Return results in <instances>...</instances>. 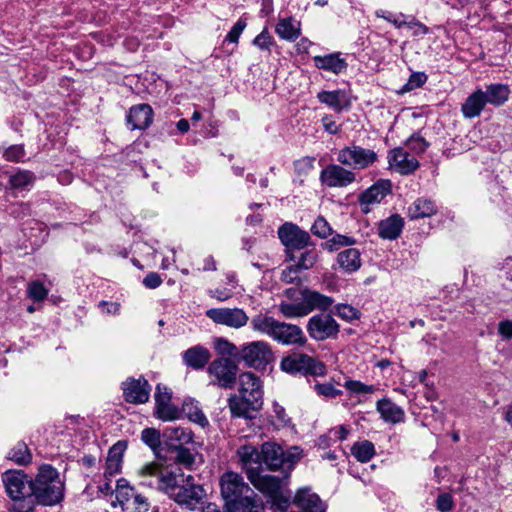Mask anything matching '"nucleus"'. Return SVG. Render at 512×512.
I'll use <instances>...</instances> for the list:
<instances>
[{
	"label": "nucleus",
	"instance_id": "8",
	"mask_svg": "<svg viewBox=\"0 0 512 512\" xmlns=\"http://www.w3.org/2000/svg\"><path fill=\"white\" fill-rule=\"evenodd\" d=\"M2 481L8 496L14 501L33 496V480L22 470L6 471Z\"/></svg>",
	"mask_w": 512,
	"mask_h": 512
},
{
	"label": "nucleus",
	"instance_id": "4",
	"mask_svg": "<svg viewBox=\"0 0 512 512\" xmlns=\"http://www.w3.org/2000/svg\"><path fill=\"white\" fill-rule=\"evenodd\" d=\"M179 472V468L164 466L158 462H149L138 470V477L141 485L156 489L167 495Z\"/></svg>",
	"mask_w": 512,
	"mask_h": 512
},
{
	"label": "nucleus",
	"instance_id": "49",
	"mask_svg": "<svg viewBox=\"0 0 512 512\" xmlns=\"http://www.w3.org/2000/svg\"><path fill=\"white\" fill-rule=\"evenodd\" d=\"M175 463L187 469H192L195 463V455L189 449L179 447L176 451Z\"/></svg>",
	"mask_w": 512,
	"mask_h": 512
},
{
	"label": "nucleus",
	"instance_id": "23",
	"mask_svg": "<svg viewBox=\"0 0 512 512\" xmlns=\"http://www.w3.org/2000/svg\"><path fill=\"white\" fill-rule=\"evenodd\" d=\"M300 295L304 309L307 310V315L314 310L325 311L329 309L334 302L331 297L308 288L302 289Z\"/></svg>",
	"mask_w": 512,
	"mask_h": 512
},
{
	"label": "nucleus",
	"instance_id": "55",
	"mask_svg": "<svg viewBox=\"0 0 512 512\" xmlns=\"http://www.w3.org/2000/svg\"><path fill=\"white\" fill-rule=\"evenodd\" d=\"M407 147L416 154L425 152L429 146L428 142L418 133L413 134L407 141Z\"/></svg>",
	"mask_w": 512,
	"mask_h": 512
},
{
	"label": "nucleus",
	"instance_id": "27",
	"mask_svg": "<svg viewBox=\"0 0 512 512\" xmlns=\"http://www.w3.org/2000/svg\"><path fill=\"white\" fill-rule=\"evenodd\" d=\"M210 358L209 350L201 345L193 346L182 353L184 364L194 370L203 369L208 364Z\"/></svg>",
	"mask_w": 512,
	"mask_h": 512
},
{
	"label": "nucleus",
	"instance_id": "57",
	"mask_svg": "<svg viewBox=\"0 0 512 512\" xmlns=\"http://www.w3.org/2000/svg\"><path fill=\"white\" fill-rule=\"evenodd\" d=\"M246 26H247L246 20L243 18H240L234 24V26L231 28V30L228 32V34L226 35L225 41H227L229 43L237 44L239 41V38H240L242 32L244 31V29L246 28Z\"/></svg>",
	"mask_w": 512,
	"mask_h": 512
},
{
	"label": "nucleus",
	"instance_id": "3",
	"mask_svg": "<svg viewBox=\"0 0 512 512\" xmlns=\"http://www.w3.org/2000/svg\"><path fill=\"white\" fill-rule=\"evenodd\" d=\"M172 485L167 496L177 504L189 510H195L202 506L206 492L201 485L195 483L192 475L185 476L180 471Z\"/></svg>",
	"mask_w": 512,
	"mask_h": 512
},
{
	"label": "nucleus",
	"instance_id": "26",
	"mask_svg": "<svg viewBox=\"0 0 512 512\" xmlns=\"http://www.w3.org/2000/svg\"><path fill=\"white\" fill-rule=\"evenodd\" d=\"M126 447L125 442L118 441L109 449L104 468L105 479L120 473Z\"/></svg>",
	"mask_w": 512,
	"mask_h": 512
},
{
	"label": "nucleus",
	"instance_id": "5",
	"mask_svg": "<svg viewBox=\"0 0 512 512\" xmlns=\"http://www.w3.org/2000/svg\"><path fill=\"white\" fill-rule=\"evenodd\" d=\"M379 156L373 149L351 144L338 150L337 161L353 170H365L378 162Z\"/></svg>",
	"mask_w": 512,
	"mask_h": 512
},
{
	"label": "nucleus",
	"instance_id": "63",
	"mask_svg": "<svg viewBox=\"0 0 512 512\" xmlns=\"http://www.w3.org/2000/svg\"><path fill=\"white\" fill-rule=\"evenodd\" d=\"M454 501L449 493L439 494L436 499V508L440 512H449L453 509Z\"/></svg>",
	"mask_w": 512,
	"mask_h": 512
},
{
	"label": "nucleus",
	"instance_id": "58",
	"mask_svg": "<svg viewBox=\"0 0 512 512\" xmlns=\"http://www.w3.org/2000/svg\"><path fill=\"white\" fill-rule=\"evenodd\" d=\"M355 242V239L352 237L337 234L329 240L328 245L331 251H335L338 250L340 247L349 248V246L355 244Z\"/></svg>",
	"mask_w": 512,
	"mask_h": 512
},
{
	"label": "nucleus",
	"instance_id": "38",
	"mask_svg": "<svg viewBox=\"0 0 512 512\" xmlns=\"http://www.w3.org/2000/svg\"><path fill=\"white\" fill-rule=\"evenodd\" d=\"M351 454L362 463H366L371 460L375 454V447L372 442L364 440L356 442L351 448Z\"/></svg>",
	"mask_w": 512,
	"mask_h": 512
},
{
	"label": "nucleus",
	"instance_id": "10",
	"mask_svg": "<svg viewBox=\"0 0 512 512\" xmlns=\"http://www.w3.org/2000/svg\"><path fill=\"white\" fill-rule=\"evenodd\" d=\"M240 356L248 366L254 368L264 367L273 360L271 347L263 340L244 344L241 347Z\"/></svg>",
	"mask_w": 512,
	"mask_h": 512
},
{
	"label": "nucleus",
	"instance_id": "31",
	"mask_svg": "<svg viewBox=\"0 0 512 512\" xmlns=\"http://www.w3.org/2000/svg\"><path fill=\"white\" fill-rule=\"evenodd\" d=\"M317 99L336 112H341L344 109H347L350 105L347 93L340 89L319 92L317 94Z\"/></svg>",
	"mask_w": 512,
	"mask_h": 512
},
{
	"label": "nucleus",
	"instance_id": "64",
	"mask_svg": "<svg viewBox=\"0 0 512 512\" xmlns=\"http://www.w3.org/2000/svg\"><path fill=\"white\" fill-rule=\"evenodd\" d=\"M209 295L212 298H215L218 301L223 302V301H226V300H228V299L233 297L234 290L232 288H229V287L215 288V289L209 291Z\"/></svg>",
	"mask_w": 512,
	"mask_h": 512
},
{
	"label": "nucleus",
	"instance_id": "1",
	"mask_svg": "<svg viewBox=\"0 0 512 512\" xmlns=\"http://www.w3.org/2000/svg\"><path fill=\"white\" fill-rule=\"evenodd\" d=\"M251 329L272 338L283 345L303 346L307 338L303 330L294 324L280 322L265 313H258L250 320Z\"/></svg>",
	"mask_w": 512,
	"mask_h": 512
},
{
	"label": "nucleus",
	"instance_id": "59",
	"mask_svg": "<svg viewBox=\"0 0 512 512\" xmlns=\"http://www.w3.org/2000/svg\"><path fill=\"white\" fill-rule=\"evenodd\" d=\"M427 81V75L423 72H415L410 75L408 81L403 87V91L408 92L421 87Z\"/></svg>",
	"mask_w": 512,
	"mask_h": 512
},
{
	"label": "nucleus",
	"instance_id": "12",
	"mask_svg": "<svg viewBox=\"0 0 512 512\" xmlns=\"http://www.w3.org/2000/svg\"><path fill=\"white\" fill-rule=\"evenodd\" d=\"M309 336L316 341L335 338L339 333V324L330 314H316L307 323Z\"/></svg>",
	"mask_w": 512,
	"mask_h": 512
},
{
	"label": "nucleus",
	"instance_id": "9",
	"mask_svg": "<svg viewBox=\"0 0 512 512\" xmlns=\"http://www.w3.org/2000/svg\"><path fill=\"white\" fill-rule=\"evenodd\" d=\"M221 495L226 500V505L230 504L238 509L237 502L243 498V494L253 491L243 481V478L235 472H225L220 478Z\"/></svg>",
	"mask_w": 512,
	"mask_h": 512
},
{
	"label": "nucleus",
	"instance_id": "16",
	"mask_svg": "<svg viewBox=\"0 0 512 512\" xmlns=\"http://www.w3.org/2000/svg\"><path fill=\"white\" fill-rule=\"evenodd\" d=\"M278 236L282 244L288 248L302 249L310 240L308 232L301 230L297 225L285 223L278 229Z\"/></svg>",
	"mask_w": 512,
	"mask_h": 512
},
{
	"label": "nucleus",
	"instance_id": "19",
	"mask_svg": "<svg viewBox=\"0 0 512 512\" xmlns=\"http://www.w3.org/2000/svg\"><path fill=\"white\" fill-rule=\"evenodd\" d=\"M263 401L257 398L246 397L239 393V395H232L228 399V407L232 416L253 418L252 413L258 411L262 407Z\"/></svg>",
	"mask_w": 512,
	"mask_h": 512
},
{
	"label": "nucleus",
	"instance_id": "18",
	"mask_svg": "<svg viewBox=\"0 0 512 512\" xmlns=\"http://www.w3.org/2000/svg\"><path fill=\"white\" fill-rule=\"evenodd\" d=\"M123 395L127 402L140 404L148 401L151 387L144 378L127 379L122 384Z\"/></svg>",
	"mask_w": 512,
	"mask_h": 512
},
{
	"label": "nucleus",
	"instance_id": "14",
	"mask_svg": "<svg viewBox=\"0 0 512 512\" xmlns=\"http://www.w3.org/2000/svg\"><path fill=\"white\" fill-rule=\"evenodd\" d=\"M392 184L389 180H378L359 196V204L363 213L367 214L374 205L379 204L390 192Z\"/></svg>",
	"mask_w": 512,
	"mask_h": 512
},
{
	"label": "nucleus",
	"instance_id": "62",
	"mask_svg": "<svg viewBox=\"0 0 512 512\" xmlns=\"http://www.w3.org/2000/svg\"><path fill=\"white\" fill-rule=\"evenodd\" d=\"M407 28L411 30L412 35L415 37L424 36L429 33V28L412 16H409Z\"/></svg>",
	"mask_w": 512,
	"mask_h": 512
},
{
	"label": "nucleus",
	"instance_id": "30",
	"mask_svg": "<svg viewBox=\"0 0 512 512\" xmlns=\"http://www.w3.org/2000/svg\"><path fill=\"white\" fill-rule=\"evenodd\" d=\"M438 211L436 203L428 198H417L407 209V215L411 220L427 218Z\"/></svg>",
	"mask_w": 512,
	"mask_h": 512
},
{
	"label": "nucleus",
	"instance_id": "42",
	"mask_svg": "<svg viewBox=\"0 0 512 512\" xmlns=\"http://www.w3.org/2000/svg\"><path fill=\"white\" fill-rule=\"evenodd\" d=\"M115 494L117 501L121 505H124L125 503L133 499L135 491L134 488L129 484V482L126 479L120 478L117 480Z\"/></svg>",
	"mask_w": 512,
	"mask_h": 512
},
{
	"label": "nucleus",
	"instance_id": "28",
	"mask_svg": "<svg viewBox=\"0 0 512 512\" xmlns=\"http://www.w3.org/2000/svg\"><path fill=\"white\" fill-rule=\"evenodd\" d=\"M238 380L240 386L239 393L241 395L263 401L262 384L259 377L252 372H244L239 375Z\"/></svg>",
	"mask_w": 512,
	"mask_h": 512
},
{
	"label": "nucleus",
	"instance_id": "34",
	"mask_svg": "<svg viewBox=\"0 0 512 512\" xmlns=\"http://www.w3.org/2000/svg\"><path fill=\"white\" fill-rule=\"evenodd\" d=\"M263 463L271 470L283 468V449L273 442L263 443Z\"/></svg>",
	"mask_w": 512,
	"mask_h": 512
},
{
	"label": "nucleus",
	"instance_id": "22",
	"mask_svg": "<svg viewBox=\"0 0 512 512\" xmlns=\"http://www.w3.org/2000/svg\"><path fill=\"white\" fill-rule=\"evenodd\" d=\"M236 453L247 475L250 469L259 471V468L263 464V445L261 446V450H259L252 444H244L237 449Z\"/></svg>",
	"mask_w": 512,
	"mask_h": 512
},
{
	"label": "nucleus",
	"instance_id": "50",
	"mask_svg": "<svg viewBox=\"0 0 512 512\" xmlns=\"http://www.w3.org/2000/svg\"><path fill=\"white\" fill-rule=\"evenodd\" d=\"M237 504L241 512H263L264 510L263 505L250 495H244Z\"/></svg>",
	"mask_w": 512,
	"mask_h": 512
},
{
	"label": "nucleus",
	"instance_id": "53",
	"mask_svg": "<svg viewBox=\"0 0 512 512\" xmlns=\"http://www.w3.org/2000/svg\"><path fill=\"white\" fill-rule=\"evenodd\" d=\"M311 231L320 238H327L331 235L332 229L324 217L318 216L311 227Z\"/></svg>",
	"mask_w": 512,
	"mask_h": 512
},
{
	"label": "nucleus",
	"instance_id": "35",
	"mask_svg": "<svg viewBox=\"0 0 512 512\" xmlns=\"http://www.w3.org/2000/svg\"><path fill=\"white\" fill-rule=\"evenodd\" d=\"M337 262L345 272H355L361 267L360 251L357 248H346L338 253Z\"/></svg>",
	"mask_w": 512,
	"mask_h": 512
},
{
	"label": "nucleus",
	"instance_id": "41",
	"mask_svg": "<svg viewBox=\"0 0 512 512\" xmlns=\"http://www.w3.org/2000/svg\"><path fill=\"white\" fill-rule=\"evenodd\" d=\"M278 310L285 318L289 319L307 316V310L304 309L302 301L298 303L282 301L278 305Z\"/></svg>",
	"mask_w": 512,
	"mask_h": 512
},
{
	"label": "nucleus",
	"instance_id": "6",
	"mask_svg": "<svg viewBox=\"0 0 512 512\" xmlns=\"http://www.w3.org/2000/svg\"><path fill=\"white\" fill-rule=\"evenodd\" d=\"M280 368L290 374L323 376L326 366L323 362L304 353H293L281 360Z\"/></svg>",
	"mask_w": 512,
	"mask_h": 512
},
{
	"label": "nucleus",
	"instance_id": "60",
	"mask_svg": "<svg viewBox=\"0 0 512 512\" xmlns=\"http://www.w3.org/2000/svg\"><path fill=\"white\" fill-rule=\"evenodd\" d=\"M25 156V151L22 145H12L4 149L3 157L7 161L18 162Z\"/></svg>",
	"mask_w": 512,
	"mask_h": 512
},
{
	"label": "nucleus",
	"instance_id": "48",
	"mask_svg": "<svg viewBox=\"0 0 512 512\" xmlns=\"http://www.w3.org/2000/svg\"><path fill=\"white\" fill-rule=\"evenodd\" d=\"M48 289L40 281H32L27 288L29 298L36 302L43 301L48 295Z\"/></svg>",
	"mask_w": 512,
	"mask_h": 512
},
{
	"label": "nucleus",
	"instance_id": "51",
	"mask_svg": "<svg viewBox=\"0 0 512 512\" xmlns=\"http://www.w3.org/2000/svg\"><path fill=\"white\" fill-rule=\"evenodd\" d=\"M214 348L222 356H235L238 353L236 345L224 338H217L214 342Z\"/></svg>",
	"mask_w": 512,
	"mask_h": 512
},
{
	"label": "nucleus",
	"instance_id": "33",
	"mask_svg": "<svg viewBox=\"0 0 512 512\" xmlns=\"http://www.w3.org/2000/svg\"><path fill=\"white\" fill-rule=\"evenodd\" d=\"M277 35L286 41H294L301 34V23L292 17L279 19L275 27Z\"/></svg>",
	"mask_w": 512,
	"mask_h": 512
},
{
	"label": "nucleus",
	"instance_id": "25",
	"mask_svg": "<svg viewBox=\"0 0 512 512\" xmlns=\"http://www.w3.org/2000/svg\"><path fill=\"white\" fill-rule=\"evenodd\" d=\"M313 62L316 68L331 72L335 75L344 73L348 67L346 60L341 57L339 52L324 56H315L313 57Z\"/></svg>",
	"mask_w": 512,
	"mask_h": 512
},
{
	"label": "nucleus",
	"instance_id": "13",
	"mask_svg": "<svg viewBox=\"0 0 512 512\" xmlns=\"http://www.w3.org/2000/svg\"><path fill=\"white\" fill-rule=\"evenodd\" d=\"M320 181L329 188H344L356 181V173L342 164H330L320 173Z\"/></svg>",
	"mask_w": 512,
	"mask_h": 512
},
{
	"label": "nucleus",
	"instance_id": "15",
	"mask_svg": "<svg viewBox=\"0 0 512 512\" xmlns=\"http://www.w3.org/2000/svg\"><path fill=\"white\" fill-rule=\"evenodd\" d=\"M248 479L258 490L267 494L272 499L276 500L282 497L283 482L278 477L261 475L260 471L250 469L248 471Z\"/></svg>",
	"mask_w": 512,
	"mask_h": 512
},
{
	"label": "nucleus",
	"instance_id": "43",
	"mask_svg": "<svg viewBox=\"0 0 512 512\" xmlns=\"http://www.w3.org/2000/svg\"><path fill=\"white\" fill-rule=\"evenodd\" d=\"M141 440L149 446L154 453H158L161 447L160 432L154 428H145L141 432Z\"/></svg>",
	"mask_w": 512,
	"mask_h": 512
},
{
	"label": "nucleus",
	"instance_id": "47",
	"mask_svg": "<svg viewBox=\"0 0 512 512\" xmlns=\"http://www.w3.org/2000/svg\"><path fill=\"white\" fill-rule=\"evenodd\" d=\"M344 387L353 394H373L377 391L374 385H367L357 380H347Z\"/></svg>",
	"mask_w": 512,
	"mask_h": 512
},
{
	"label": "nucleus",
	"instance_id": "37",
	"mask_svg": "<svg viewBox=\"0 0 512 512\" xmlns=\"http://www.w3.org/2000/svg\"><path fill=\"white\" fill-rule=\"evenodd\" d=\"M509 94V87L503 84L488 85L484 91V97L487 104L494 106L503 105L508 100Z\"/></svg>",
	"mask_w": 512,
	"mask_h": 512
},
{
	"label": "nucleus",
	"instance_id": "52",
	"mask_svg": "<svg viewBox=\"0 0 512 512\" xmlns=\"http://www.w3.org/2000/svg\"><path fill=\"white\" fill-rule=\"evenodd\" d=\"M314 390L319 396L325 398H336L342 395V390L335 388V386L329 382L315 384Z\"/></svg>",
	"mask_w": 512,
	"mask_h": 512
},
{
	"label": "nucleus",
	"instance_id": "11",
	"mask_svg": "<svg viewBox=\"0 0 512 512\" xmlns=\"http://www.w3.org/2000/svg\"><path fill=\"white\" fill-rule=\"evenodd\" d=\"M205 315L215 324L232 329H240L249 322L247 313L241 308H211Z\"/></svg>",
	"mask_w": 512,
	"mask_h": 512
},
{
	"label": "nucleus",
	"instance_id": "24",
	"mask_svg": "<svg viewBox=\"0 0 512 512\" xmlns=\"http://www.w3.org/2000/svg\"><path fill=\"white\" fill-rule=\"evenodd\" d=\"M153 120V110L148 104H139L130 108L127 115V123L132 130H144L150 126Z\"/></svg>",
	"mask_w": 512,
	"mask_h": 512
},
{
	"label": "nucleus",
	"instance_id": "61",
	"mask_svg": "<svg viewBox=\"0 0 512 512\" xmlns=\"http://www.w3.org/2000/svg\"><path fill=\"white\" fill-rule=\"evenodd\" d=\"M273 43H274L273 38L269 34L267 29H264L253 40V45H255L256 47H258L261 50H270Z\"/></svg>",
	"mask_w": 512,
	"mask_h": 512
},
{
	"label": "nucleus",
	"instance_id": "20",
	"mask_svg": "<svg viewBox=\"0 0 512 512\" xmlns=\"http://www.w3.org/2000/svg\"><path fill=\"white\" fill-rule=\"evenodd\" d=\"M388 163L391 169L402 175L412 173L419 166L418 160L403 148L391 150L388 154Z\"/></svg>",
	"mask_w": 512,
	"mask_h": 512
},
{
	"label": "nucleus",
	"instance_id": "40",
	"mask_svg": "<svg viewBox=\"0 0 512 512\" xmlns=\"http://www.w3.org/2000/svg\"><path fill=\"white\" fill-rule=\"evenodd\" d=\"M7 458L18 465H26L31 462L32 456L28 446L23 443H17L7 455Z\"/></svg>",
	"mask_w": 512,
	"mask_h": 512
},
{
	"label": "nucleus",
	"instance_id": "2",
	"mask_svg": "<svg viewBox=\"0 0 512 512\" xmlns=\"http://www.w3.org/2000/svg\"><path fill=\"white\" fill-rule=\"evenodd\" d=\"M33 496L39 504L52 506L64 497V482L58 471L50 465L39 468L33 480Z\"/></svg>",
	"mask_w": 512,
	"mask_h": 512
},
{
	"label": "nucleus",
	"instance_id": "39",
	"mask_svg": "<svg viewBox=\"0 0 512 512\" xmlns=\"http://www.w3.org/2000/svg\"><path fill=\"white\" fill-rule=\"evenodd\" d=\"M183 411L191 421L197 423L201 427L208 425L209 422L207 417L198 406V403L194 400L185 401L183 403Z\"/></svg>",
	"mask_w": 512,
	"mask_h": 512
},
{
	"label": "nucleus",
	"instance_id": "32",
	"mask_svg": "<svg viewBox=\"0 0 512 512\" xmlns=\"http://www.w3.org/2000/svg\"><path fill=\"white\" fill-rule=\"evenodd\" d=\"M376 409L381 418L386 422L400 423L405 418L404 410L388 398L379 400L376 404Z\"/></svg>",
	"mask_w": 512,
	"mask_h": 512
},
{
	"label": "nucleus",
	"instance_id": "46",
	"mask_svg": "<svg viewBox=\"0 0 512 512\" xmlns=\"http://www.w3.org/2000/svg\"><path fill=\"white\" fill-rule=\"evenodd\" d=\"M318 259V253L315 249L306 250L301 253L295 266L298 270H307L312 268Z\"/></svg>",
	"mask_w": 512,
	"mask_h": 512
},
{
	"label": "nucleus",
	"instance_id": "17",
	"mask_svg": "<svg viewBox=\"0 0 512 512\" xmlns=\"http://www.w3.org/2000/svg\"><path fill=\"white\" fill-rule=\"evenodd\" d=\"M155 415L163 421H171L179 416L178 409L171 403V392L160 384L155 392Z\"/></svg>",
	"mask_w": 512,
	"mask_h": 512
},
{
	"label": "nucleus",
	"instance_id": "21",
	"mask_svg": "<svg viewBox=\"0 0 512 512\" xmlns=\"http://www.w3.org/2000/svg\"><path fill=\"white\" fill-rule=\"evenodd\" d=\"M293 504L303 512H325L326 510V506L319 496L307 487L301 488L296 492Z\"/></svg>",
	"mask_w": 512,
	"mask_h": 512
},
{
	"label": "nucleus",
	"instance_id": "7",
	"mask_svg": "<svg viewBox=\"0 0 512 512\" xmlns=\"http://www.w3.org/2000/svg\"><path fill=\"white\" fill-rule=\"evenodd\" d=\"M211 383L220 388H232L236 382L238 365L228 357L213 360L208 367Z\"/></svg>",
	"mask_w": 512,
	"mask_h": 512
},
{
	"label": "nucleus",
	"instance_id": "36",
	"mask_svg": "<svg viewBox=\"0 0 512 512\" xmlns=\"http://www.w3.org/2000/svg\"><path fill=\"white\" fill-rule=\"evenodd\" d=\"M404 221L399 215H392L379 224V236L383 239L394 240L396 239L402 229Z\"/></svg>",
	"mask_w": 512,
	"mask_h": 512
},
{
	"label": "nucleus",
	"instance_id": "45",
	"mask_svg": "<svg viewBox=\"0 0 512 512\" xmlns=\"http://www.w3.org/2000/svg\"><path fill=\"white\" fill-rule=\"evenodd\" d=\"M301 457L302 450L297 446L290 447L286 451L283 450V469L292 470Z\"/></svg>",
	"mask_w": 512,
	"mask_h": 512
},
{
	"label": "nucleus",
	"instance_id": "54",
	"mask_svg": "<svg viewBox=\"0 0 512 512\" xmlns=\"http://www.w3.org/2000/svg\"><path fill=\"white\" fill-rule=\"evenodd\" d=\"M165 434L169 440H176L181 444L188 443L192 440L190 431L181 427L169 428L166 430Z\"/></svg>",
	"mask_w": 512,
	"mask_h": 512
},
{
	"label": "nucleus",
	"instance_id": "56",
	"mask_svg": "<svg viewBox=\"0 0 512 512\" xmlns=\"http://www.w3.org/2000/svg\"><path fill=\"white\" fill-rule=\"evenodd\" d=\"M335 308L336 314L345 321H352L360 317V312L351 305L339 304Z\"/></svg>",
	"mask_w": 512,
	"mask_h": 512
},
{
	"label": "nucleus",
	"instance_id": "44",
	"mask_svg": "<svg viewBox=\"0 0 512 512\" xmlns=\"http://www.w3.org/2000/svg\"><path fill=\"white\" fill-rule=\"evenodd\" d=\"M34 175L29 171H19L10 177V184L13 188L22 189L34 182Z\"/></svg>",
	"mask_w": 512,
	"mask_h": 512
},
{
	"label": "nucleus",
	"instance_id": "29",
	"mask_svg": "<svg viewBox=\"0 0 512 512\" xmlns=\"http://www.w3.org/2000/svg\"><path fill=\"white\" fill-rule=\"evenodd\" d=\"M487 104L484 91L482 89L475 90L470 94L461 106V112L466 119H473L480 116Z\"/></svg>",
	"mask_w": 512,
	"mask_h": 512
}]
</instances>
